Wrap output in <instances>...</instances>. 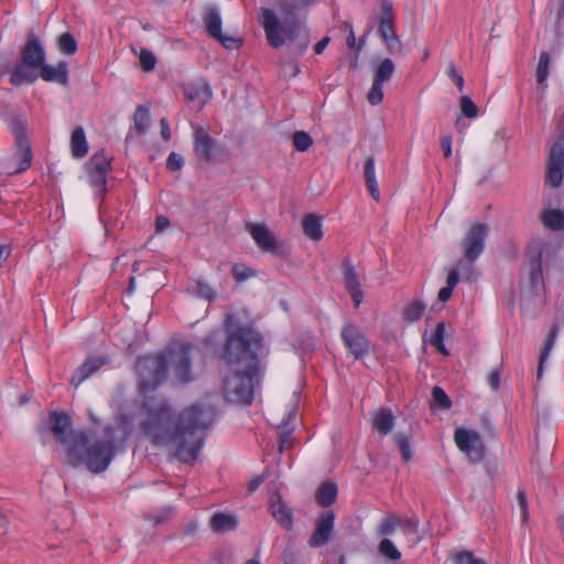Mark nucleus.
Segmentation results:
<instances>
[{"instance_id": "69168bd1", "label": "nucleus", "mask_w": 564, "mask_h": 564, "mask_svg": "<svg viewBox=\"0 0 564 564\" xmlns=\"http://www.w3.org/2000/svg\"><path fill=\"white\" fill-rule=\"evenodd\" d=\"M348 292L351 295V299H352V301L355 303V306L358 307L361 304L362 299H364V294H362L361 289L359 288V289L350 290Z\"/></svg>"}, {"instance_id": "13d9d810", "label": "nucleus", "mask_w": 564, "mask_h": 564, "mask_svg": "<svg viewBox=\"0 0 564 564\" xmlns=\"http://www.w3.org/2000/svg\"><path fill=\"white\" fill-rule=\"evenodd\" d=\"M452 142L453 140L451 134L441 135V147L445 158H449L452 155Z\"/></svg>"}, {"instance_id": "bf43d9fd", "label": "nucleus", "mask_w": 564, "mask_h": 564, "mask_svg": "<svg viewBox=\"0 0 564 564\" xmlns=\"http://www.w3.org/2000/svg\"><path fill=\"white\" fill-rule=\"evenodd\" d=\"M501 369L497 368L492 370L488 377V382L494 390H498L500 387Z\"/></svg>"}, {"instance_id": "9b49d317", "label": "nucleus", "mask_w": 564, "mask_h": 564, "mask_svg": "<svg viewBox=\"0 0 564 564\" xmlns=\"http://www.w3.org/2000/svg\"><path fill=\"white\" fill-rule=\"evenodd\" d=\"M203 20L208 34L219 41L227 50L240 47L241 40L235 36L224 35L221 32V17L218 8L208 6L204 9Z\"/></svg>"}, {"instance_id": "423d86ee", "label": "nucleus", "mask_w": 564, "mask_h": 564, "mask_svg": "<svg viewBox=\"0 0 564 564\" xmlns=\"http://www.w3.org/2000/svg\"><path fill=\"white\" fill-rule=\"evenodd\" d=\"M44 62L45 51L39 37L32 33L21 51V64L15 65L11 70V83L15 86L34 83Z\"/></svg>"}, {"instance_id": "864d4df0", "label": "nucleus", "mask_w": 564, "mask_h": 564, "mask_svg": "<svg viewBox=\"0 0 564 564\" xmlns=\"http://www.w3.org/2000/svg\"><path fill=\"white\" fill-rule=\"evenodd\" d=\"M232 275L238 282H242L252 275V271L243 265L235 264L232 267Z\"/></svg>"}, {"instance_id": "ea45409f", "label": "nucleus", "mask_w": 564, "mask_h": 564, "mask_svg": "<svg viewBox=\"0 0 564 564\" xmlns=\"http://www.w3.org/2000/svg\"><path fill=\"white\" fill-rule=\"evenodd\" d=\"M109 161L101 154H96L90 160L89 171H95L98 174V182H102V175L107 174L109 169Z\"/></svg>"}, {"instance_id": "473e14b6", "label": "nucleus", "mask_w": 564, "mask_h": 564, "mask_svg": "<svg viewBox=\"0 0 564 564\" xmlns=\"http://www.w3.org/2000/svg\"><path fill=\"white\" fill-rule=\"evenodd\" d=\"M425 308L426 306L424 303L413 301L404 307L402 317L408 323H415L423 316Z\"/></svg>"}, {"instance_id": "f03ea898", "label": "nucleus", "mask_w": 564, "mask_h": 564, "mask_svg": "<svg viewBox=\"0 0 564 564\" xmlns=\"http://www.w3.org/2000/svg\"><path fill=\"white\" fill-rule=\"evenodd\" d=\"M226 341L220 352L223 393L235 404L248 405L253 399V378L259 373L258 351L262 336L251 326H238L232 315L225 321Z\"/></svg>"}, {"instance_id": "09e8293b", "label": "nucleus", "mask_w": 564, "mask_h": 564, "mask_svg": "<svg viewBox=\"0 0 564 564\" xmlns=\"http://www.w3.org/2000/svg\"><path fill=\"white\" fill-rule=\"evenodd\" d=\"M395 442L401 451L402 457L405 462H409L412 457L411 449H410V441L406 435L404 434H397L395 435Z\"/></svg>"}, {"instance_id": "c756f323", "label": "nucleus", "mask_w": 564, "mask_h": 564, "mask_svg": "<svg viewBox=\"0 0 564 564\" xmlns=\"http://www.w3.org/2000/svg\"><path fill=\"white\" fill-rule=\"evenodd\" d=\"M150 126V109L147 106H138L133 115V128L138 134H144Z\"/></svg>"}, {"instance_id": "dca6fc26", "label": "nucleus", "mask_w": 564, "mask_h": 564, "mask_svg": "<svg viewBox=\"0 0 564 564\" xmlns=\"http://www.w3.org/2000/svg\"><path fill=\"white\" fill-rule=\"evenodd\" d=\"M335 514L333 511L323 512L316 520V528L308 540L312 547L325 545L334 528Z\"/></svg>"}, {"instance_id": "5701e85b", "label": "nucleus", "mask_w": 564, "mask_h": 564, "mask_svg": "<svg viewBox=\"0 0 564 564\" xmlns=\"http://www.w3.org/2000/svg\"><path fill=\"white\" fill-rule=\"evenodd\" d=\"M105 359L101 357H90L88 358L73 375L72 384L77 388L82 382H84L87 378H89L94 372H96L100 367L105 365Z\"/></svg>"}, {"instance_id": "2f4dec72", "label": "nucleus", "mask_w": 564, "mask_h": 564, "mask_svg": "<svg viewBox=\"0 0 564 564\" xmlns=\"http://www.w3.org/2000/svg\"><path fill=\"white\" fill-rule=\"evenodd\" d=\"M395 66L391 58H384L375 70L373 80L383 84L392 78Z\"/></svg>"}, {"instance_id": "774afa93", "label": "nucleus", "mask_w": 564, "mask_h": 564, "mask_svg": "<svg viewBox=\"0 0 564 564\" xmlns=\"http://www.w3.org/2000/svg\"><path fill=\"white\" fill-rule=\"evenodd\" d=\"M149 519L153 522L154 525H158L163 523L167 519V514L149 516Z\"/></svg>"}, {"instance_id": "0e129e2a", "label": "nucleus", "mask_w": 564, "mask_h": 564, "mask_svg": "<svg viewBox=\"0 0 564 564\" xmlns=\"http://www.w3.org/2000/svg\"><path fill=\"white\" fill-rule=\"evenodd\" d=\"M9 532V518L0 511V538Z\"/></svg>"}, {"instance_id": "20e7f679", "label": "nucleus", "mask_w": 564, "mask_h": 564, "mask_svg": "<svg viewBox=\"0 0 564 564\" xmlns=\"http://www.w3.org/2000/svg\"><path fill=\"white\" fill-rule=\"evenodd\" d=\"M77 440L67 448V463L73 467L84 465L94 474L106 470L116 454L113 429L105 427L102 437L90 438L86 433H80Z\"/></svg>"}, {"instance_id": "1a4fd4ad", "label": "nucleus", "mask_w": 564, "mask_h": 564, "mask_svg": "<svg viewBox=\"0 0 564 564\" xmlns=\"http://www.w3.org/2000/svg\"><path fill=\"white\" fill-rule=\"evenodd\" d=\"M558 141L550 150V159L546 172V182L558 187L563 181L564 171V115L557 126Z\"/></svg>"}, {"instance_id": "aec40b11", "label": "nucleus", "mask_w": 564, "mask_h": 564, "mask_svg": "<svg viewBox=\"0 0 564 564\" xmlns=\"http://www.w3.org/2000/svg\"><path fill=\"white\" fill-rule=\"evenodd\" d=\"M212 89L205 80H197L185 88V97L187 101L194 104L198 109H200L212 98Z\"/></svg>"}, {"instance_id": "3c124183", "label": "nucleus", "mask_w": 564, "mask_h": 564, "mask_svg": "<svg viewBox=\"0 0 564 564\" xmlns=\"http://www.w3.org/2000/svg\"><path fill=\"white\" fill-rule=\"evenodd\" d=\"M196 294L207 301H213L215 299V292L204 281H196Z\"/></svg>"}, {"instance_id": "680f3d73", "label": "nucleus", "mask_w": 564, "mask_h": 564, "mask_svg": "<svg viewBox=\"0 0 564 564\" xmlns=\"http://www.w3.org/2000/svg\"><path fill=\"white\" fill-rule=\"evenodd\" d=\"M160 127H161V135H162L163 140L165 142L170 141L171 130H170V126H169L166 118H162L160 120Z\"/></svg>"}, {"instance_id": "b1692460", "label": "nucleus", "mask_w": 564, "mask_h": 564, "mask_svg": "<svg viewBox=\"0 0 564 564\" xmlns=\"http://www.w3.org/2000/svg\"><path fill=\"white\" fill-rule=\"evenodd\" d=\"M70 150L73 156L77 159L84 158L88 152V143L83 127L76 128L70 138Z\"/></svg>"}, {"instance_id": "9d476101", "label": "nucleus", "mask_w": 564, "mask_h": 564, "mask_svg": "<svg viewBox=\"0 0 564 564\" xmlns=\"http://www.w3.org/2000/svg\"><path fill=\"white\" fill-rule=\"evenodd\" d=\"M457 447L473 463H479L485 457V445L478 432L465 427H458L454 435Z\"/></svg>"}, {"instance_id": "f3484780", "label": "nucleus", "mask_w": 564, "mask_h": 564, "mask_svg": "<svg viewBox=\"0 0 564 564\" xmlns=\"http://www.w3.org/2000/svg\"><path fill=\"white\" fill-rule=\"evenodd\" d=\"M194 150L206 162L212 161L216 150V141L199 126L194 127Z\"/></svg>"}, {"instance_id": "7ed1b4c3", "label": "nucleus", "mask_w": 564, "mask_h": 564, "mask_svg": "<svg viewBox=\"0 0 564 564\" xmlns=\"http://www.w3.org/2000/svg\"><path fill=\"white\" fill-rule=\"evenodd\" d=\"M191 350L188 343H180L165 352L140 358L135 365L140 391L145 394L155 390L166 379L169 368L178 381H189Z\"/></svg>"}, {"instance_id": "a18cd8bd", "label": "nucleus", "mask_w": 564, "mask_h": 564, "mask_svg": "<svg viewBox=\"0 0 564 564\" xmlns=\"http://www.w3.org/2000/svg\"><path fill=\"white\" fill-rule=\"evenodd\" d=\"M454 564H487L482 558L477 557L470 551H462L454 557Z\"/></svg>"}, {"instance_id": "37998d69", "label": "nucleus", "mask_w": 564, "mask_h": 564, "mask_svg": "<svg viewBox=\"0 0 564 564\" xmlns=\"http://www.w3.org/2000/svg\"><path fill=\"white\" fill-rule=\"evenodd\" d=\"M58 48L64 54L73 55L77 51V42L70 33H63L58 39Z\"/></svg>"}, {"instance_id": "de8ad7c7", "label": "nucleus", "mask_w": 564, "mask_h": 564, "mask_svg": "<svg viewBox=\"0 0 564 564\" xmlns=\"http://www.w3.org/2000/svg\"><path fill=\"white\" fill-rule=\"evenodd\" d=\"M383 84L372 82L371 88L368 91L367 99L372 106L379 105L383 99Z\"/></svg>"}, {"instance_id": "f8f14e48", "label": "nucleus", "mask_w": 564, "mask_h": 564, "mask_svg": "<svg viewBox=\"0 0 564 564\" xmlns=\"http://www.w3.org/2000/svg\"><path fill=\"white\" fill-rule=\"evenodd\" d=\"M394 13L390 3H384L382 7V14L379 19V33L387 46L389 53H401L402 44L400 37L394 29Z\"/></svg>"}, {"instance_id": "ddd939ff", "label": "nucleus", "mask_w": 564, "mask_h": 564, "mask_svg": "<svg viewBox=\"0 0 564 564\" xmlns=\"http://www.w3.org/2000/svg\"><path fill=\"white\" fill-rule=\"evenodd\" d=\"M340 335L345 347L355 359H359L368 355L370 343L358 326L354 324H346L343 327Z\"/></svg>"}, {"instance_id": "bb28decb", "label": "nucleus", "mask_w": 564, "mask_h": 564, "mask_svg": "<svg viewBox=\"0 0 564 564\" xmlns=\"http://www.w3.org/2000/svg\"><path fill=\"white\" fill-rule=\"evenodd\" d=\"M365 181L367 188L375 200H379L380 192L376 178L375 159L368 158L365 161Z\"/></svg>"}, {"instance_id": "f257e3e1", "label": "nucleus", "mask_w": 564, "mask_h": 564, "mask_svg": "<svg viewBox=\"0 0 564 564\" xmlns=\"http://www.w3.org/2000/svg\"><path fill=\"white\" fill-rule=\"evenodd\" d=\"M212 404H193L174 412L164 404L150 411L140 423L143 435L156 447L164 448L171 459L193 465L205 443V432L216 417Z\"/></svg>"}, {"instance_id": "4c0bfd02", "label": "nucleus", "mask_w": 564, "mask_h": 564, "mask_svg": "<svg viewBox=\"0 0 564 564\" xmlns=\"http://www.w3.org/2000/svg\"><path fill=\"white\" fill-rule=\"evenodd\" d=\"M452 401L441 387H434L432 391V408L448 410Z\"/></svg>"}, {"instance_id": "0eeeda50", "label": "nucleus", "mask_w": 564, "mask_h": 564, "mask_svg": "<svg viewBox=\"0 0 564 564\" xmlns=\"http://www.w3.org/2000/svg\"><path fill=\"white\" fill-rule=\"evenodd\" d=\"M488 226L485 224H475L466 234L462 246L464 258L458 261V267L470 279L474 274V262L480 257L485 249V241L488 236Z\"/></svg>"}, {"instance_id": "72a5a7b5", "label": "nucleus", "mask_w": 564, "mask_h": 564, "mask_svg": "<svg viewBox=\"0 0 564 564\" xmlns=\"http://www.w3.org/2000/svg\"><path fill=\"white\" fill-rule=\"evenodd\" d=\"M459 282V270L454 268L449 271L446 280V286L442 288L438 292V300L446 302L451 299L454 288Z\"/></svg>"}, {"instance_id": "338daca9", "label": "nucleus", "mask_w": 564, "mask_h": 564, "mask_svg": "<svg viewBox=\"0 0 564 564\" xmlns=\"http://www.w3.org/2000/svg\"><path fill=\"white\" fill-rule=\"evenodd\" d=\"M329 43V37L328 36H325L323 37L319 42L316 43L314 50H315V53L316 54H321L324 52V50L326 48V46L328 45Z\"/></svg>"}, {"instance_id": "5fc2aeb1", "label": "nucleus", "mask_w": 564, "mask_h": 564, "mask_svg": "<svg viewBox=\"0 0 564 564\" xmlns=\"http://www.w3.org/2000/svg\"><path fill=\"white\" fill-rule=\"evenodd\" d=\"M183 163H184L183 158L175 152L170 153L167 161H166L167 167L172 171L181 170L183 166Z\"/></svg>"}, {"instance_id": "2eb2a0df", "label": "nucleus", "mask_w": 564, "mask_h": 564, "mask_svg": "<svg viewBox=\"0 0 564 564\" xmlns=\"http://www.w3.org/2000/svg\"><path fill=\"white\" fill-rule=\"evenodd\" d=\"M246 229L262 251L270 253L279 252L280 243L267 225L248 223Z\"/></svg>"}, {"instance_id": "79ce46f5", "label": "nucleus", "mask_w": 564, "mask_h": 564, "mask_svg": "<svg viewBox=\"0 0 564 564\" xmlns=\"http://www.w3.org/2000/svg\"><path fill=\"white\" fill-rule=\"evenodd\" d=\"M292 142L297 151L305 152L312 147L313 139L305 131H295L292 137Z\"/></svg>"}, {"instance_id": "a211bd4d", "label": "nucleus", "mask_w": 564, "mask_h": 564, "mask_svg": "<svg viewBox=\"0 0 564 564\" xmlns=\"http://www.w3.org/2000/svg\"><path fill=\"white\" fill-rule=\"evenodd\" d=\"M269 509L272 517L286 530H291L293 527L292 511L288 505L283 501L279 492H274L269 501Z\"/></svg>"}, {"instance_id": "c9c22d12", "label": "nucleus", "mask_w": 564, "mask_h": 564, "mask_svg": "<svg viewBox=\"0 0 564 564\" xmlns=\"http://www.w3.org/2000/svg\"><path fill=\"white\" fill-rule=\"evenodd\" d=\"M344 281L348 291L360 288L359 276L349 261L344 263Z\"/></svg>"}, {"instance_id": "052dcab7", "label": "nucleus", "mask_w": 564, "mask_h": 564, "mask_svg": "<svg viewBox=\"0 0 564 564\" xmlns=\"http://www.w3.org/2000/svg\"><path fill=\"white\" fill-rule=\"evenodd\" d=\"M90 183L96 189L101 192L106 185V175H102V182L99 183L97 172L90 171Z\"/></svg>"}, {"instance_id": "cd10ccee", "label": "nucleus", "mask_w": 564, "mask_h": 564, "mask_svg": "<svg viewBox=\"0 0 564 564\" xmlns=\"http://www.w3.org/2000/svg\"><path fill=\"white\" fill-rule=\"evenodd\" d=\"M394 520L397 521V528L402 529L403 534L410 536L411 545H415L419 541L417 530H419V520L415 517L412 518H401L394 516Z\"/></svg>"}, {"instance_id": "4d7b16f0", "label": "nucleus", "mask_w": 564, "mask_h": 564, "mask_svg": "<svg viewBox=\"0 0 564 564\" xmlns=\"http://www.w3.org/2000/svg\"><path fill=\"white\" fill-rule=\"evenodd\" d=\"M284 74L290 77H295L300 73V68L294 61L282 62Z\"/></svg>"}, {"instance_id": "f704fd0d", "label": "nucleus", "mask_w": 564, "mask_h": 564, "mask_svg": "<svg viewBox=\"0 0 564 564\" xmlns=\"http://www.w3.org/2000/svg\"><path fill=\"white\" fill-rule=\"evenodd\" d=\"M551 64V57L547 52H542L539 57V63L536 67V80L539 85L544 87L545 80L549 76V68Z\"/></svg>"}, {"instance_id": "e433bc0d", "label": "nucleus", "mask_w": 564, "mask_h": 564, "mask_svg": "<svg viewBox=\"0 0 564 564\" xmlns=\"http://www.w3.org/2000/svg\"><path fill=\"white\" fill-rule=\"evenodd\" d=\"M444 337H445V324L443 322H440L436 325L435 330L430 338V343L432 346L437 348L438 351H441L443 355L447 356L449 352L444 345Z\"/></svg>"}, {"instance_id": "49530a36", "label": "nucleus", "mask_w": 564, "mask_h": 564, "mask_svg": "<svg viewBox=\"0 0 564 564\" xmlns=\"http://www.w3.org/2000/svg\"><path fill=\"white\" fill-rule=\"evenodd\" d=\"M140 64L144 72H151L156 65V58L152 52L147 48H142L139 54Z\"/></svg>"}, {"instance_id": "58836bf2", "label": "nucleus", "mask_w": 564, "mask_h": 564, "mask_svg": "<svg viewBox=\"0 0 564 564\" xmlns=\"http://www.w3.org/2000/svg\"><path fill=\"white\" fill-rule=\"evenodd\" d=\"M541 257V251H538L533 256V261L530 269V282L533 289L538 288L542 282Z\"/></svg>"}, {"instance_id": "a19ab883", "label": "nucleus", "mask_w": 564, "mask_h": 564, "mask_svg": "<svg viewBox=\"0 0 564 564\" xmlns=\"http://www.w3.org/2000/svg\"><path fill=\"white\" fill-rule=\"evenodd\" d=\"M378 551L382 556L391 561H399L401 558L400 551L390 539H383L378 546Z\"/></svg>"}, {"instance_id": "7c9ffc66", "label": "nucleus", "mask_w": 564, "mask_h": 564, "mask_svg": "<svg viewBox=\"0 0 564 564\" xmlns=\"http://www.w3.org/2000/svg\"><path fill=\"white\" fill-rule=\"evenodd\" d=\"M337 497V487L335 484L328 482L321 486L318 489L316 500L319 506L328 507L330 506Z\"/></svg>"}, {"instance_id": "4468645a", "label": "nucleus", "mask_w": 564, "mask_h": 564, "mask_svg": "<svg viewBox=\"0 0 564 564\" xmlns=\"http://www.w3.org/2000/svg\"><path fill=\"white\" fill-rule=\"evenodd\" d=\"M52 432L55 438L66 446V449L77 443V436L83 431L76 432L72 427L70 417L65 413L54 412L51 414Z\"/></svg>"}, {"instance_id": "412c9836", "label": "nucleus", "mask_w": 564, "mask_h": 564, "mask_svg": "<svg viewBox=\"0 0 564 564\" xmlns=\"http://www.w3.org/2000/svg\"><path fill=\"white\" fill-rule=\"evenodd\" d=\"M39 76L45 82H56L63 86L68 84V69L65 62H59L57 65L45 64L39 70Z\"/></svg>"}, {"instance_id": "393cba45", "label": "nucleus", "mask_w": 564, "mask_h": 564, "mask_svg": "<svg viewBox=\"0 0 564 564\" xmlns=\"http://www.w3.org/2000/svg\"><path fill=\"white\" fill-rule=\"evenodd\" d=\"M540 219L542 224L553 230L564 229V212L560 209H545L541 213Z\"/></svg>"}, {"instance_id": "39448f33", "label": "nucleus", "mask_w": 564, "mask_h": 564, "mask_svg": "<svg viewBox=\"0 0 564 564\" xmlns=\"http://www.w3.org/2000/svg\"><path fill=\"white\" fill-rule=\"evenodd\" d=\"M259 21L272 47L278 48L290 42L292 54L297 56L308 47L310 35L296 18L282 23L273 10L261 8Z\"/></svg>"}, {"instance_id": "6ab92c4d", "label": "nucleus", "mask_w": 564, "mask_h": 564, "mask_svg": "<svg viewBox=\"0 0 564 564\" xmlns=\"http://www.w3.org/2000/svg\"><path fill=\"white\" fill-rule=\"evenodd\" d=\"M208 524L214 533L223 534L236 530L239 519L234 512L216 511L212 514Z\"/></svg>"}, {"instance_id": "e2e57ef3", "label": "nucleus", "mask_w": 564, "mask_h": 564, "mask_svg": "<svg viewBox=\"0 0 564 564\" xmlns=\"http://www.w3.org/2000/svg\"><path fill=\"white\" fill-rule=\"evenodd\" d=\"M170 227V220L165 216H158L155 219V228L158 232H162Z\"/></svg>"}, {"instance_id": "4be33fe9", "label": "nucleus", "mask_w": 564, "mask_h": 564, "mask_svg": "<svg viewBox=\"0 0 564 564\" xmlns=\"http://www.w3.org/2000/svg\"><path fill=\"white\" fill-rule=\"evenodd\" d=\"M395 417L390 409L383 408L373 413L372 429L381 435H388L394 427Z\"/></svg>"}, {"instance_id": "c85d7f7f", "label": "nucleus", "mask_w": 564, "mask_h": 564, "mask_svg": "<svg viewBox=\"0 0 564 564\" xmlns=\"http://www.w3.org/2000/svg\"><path fill=\"white\" fill-rule=\"evenodd\" d=\"M558 333H560V325L557 322H555L550 330V334L546 338V341L544 344V347L541 351V357H540V362H539V368H538V377L541 378L542 377V372H543V365L544 362L547 360L554 345H555V341H556V338L558 336Z\"/></svg>"}, {"instance_id": "6e6d98bb", "label": "nucleus", "mask_w": 564, "mask_h": 564, "mask_svg": "<svg viewBox=\"0 0 564 564\" xmlns=\"http://www.w3.org/2000/svg\"><path fill=\"white\" fill-rule=\"evenodd\" d=\"M447 74L455 82V84L457 85L458 89L462 91L464 89V78L457 72V69L454 66V64H449L448 65Z\"/></svg>"}, {"instance_id": "6e6552de", "label": "nucleus", "mask_w": 564, "mask_h": 564, "mask_svg": "<svg viewBox=\"0 0 564 564\" xmlns=\"http://www.w3.org/2000/svg\"><path fill=\"white\" fill-rule=\"evenodd\" d=\"M15 144L12 155L7 161L9 174H19L26 171L32 163V151L22 126L14 128Z\"/></svg>"}, {"instance_id": "603ef678", "label": "nucleus", "mask_w": 564, "mask_h": 564, "mask_svg": "<svg viewBox=\"0 0 564 564\" xmlns=\"http://www.w3.org/2000/svg\"><path fill=\"white\" fill-rule=\"evenodd\" d=\"M397 528V521L394 520V516H389L382 520V523L379 528V533L381 535H390L394 532Z\"/></svg>"}, {"instance_id": "a878e982", "label": "nucleus", "mask_w": 564, "mask_h": 564, "mask_svg": "<svg viewBox=\"0 0 564 564\" xmlns=\"http://www.w3.org/2000/svg\"><path fill=\"white\" fill-rule=\"evenodd\" d=\"M303 230L311 240L319 241L323 238L322 221L315 214H310L303 219Z\"/></svg>"}, {"instance_id": "c03bdc74", "label": "nucleus", "mask_w": 564, "mask_h": 564, "mask_svg": "<svg viewBox=\"0 0 564 564\" xmlns=\"http://www.w3.org/2000/svg\"><path fill=\"white\" fill-rule=\"evenodd\" d=\"M460 111L462 113L469 118L474 119L478 115V108L475 102L468 96H462L459 100Z\"/></svg>"}, {"instance_id": "8fccbe9b", "label": "nucleus", "mask_w": 564, "mask_h": 564, "mask_svg": "<svg viewBox=\"0 0 564 564\" xmlns=\"http://www.w3.org/2000/svg\"><path fill=\"white\" fill-rule=\"evenodd\" d=\"M517 500L521 510V521L522 524H525L529 521V507L525 492L523 490H518Z\"/></svg>"}]
</instances>
